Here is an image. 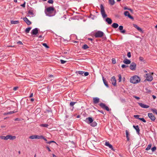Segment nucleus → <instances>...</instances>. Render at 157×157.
Here are the masks:
<instances>
[{
  "instance_id": "nucleus-50",
  "label": "nucleus",
  "mask_w": 157,
  "mask_h": 157,
  "mask_svg": "<svg viewBox=\"0 0 157 157\" xmlns=\"http://www.w3.org/2000/svg\"><path fill=\"white\" fill-rule=\"evenodd\" d=\"M48 2L49 3L52 4L53 2V0H49Z\"/></svg>"
},
{
  "instance_id": "nucleus-34",
  "label": "nucleus",
  "mask_w": 157,
  "mask_h": 157,
  "mask_svg": "<svg viewBox=\"0 0 157 157\" xmlns=\"http://www.w3.org/2000/svg\"><path fill=\"white\" fill-rule=\"evenodd\" d=\"M151 144H149L147 146V147L146 149V150H150L151 149Z\"/></svg>"
},
{
  "instance_id": "nucleus-14",
  "label": "nucleus",
  "mask_w": 157,
  "mask_h": 157,
  "mask_svg": "<svg viewBox=\"0 0 157 157\" xmlns=\"http://www.w3.org/2000/svg\"><path fill=\"white\" fill-rule=\"evenodd\" d=\"M76 103V102H71L70 104V109L71 111H72L74 109V105L75 103Z\"/></svg>"
},
{
  "instance_id": "nucleus-3",
  "label": "nucleus",
  "mask_w": 157,
  "mask_h": 157,
  "mask_svg": "<svg viewBox=\"0 0 157 157\" xmlns=\"http://www.w3.org/2000/svg\"><path fill=\"white\" fill-rule=\"evenodd\" d=\"M104 33L101 31H99L96 32L94 34L95 37H101L104 35Z\"/></svg>"
},
{
  "instance_id": "nucleus-52",
  "label": "nucleus",
  "mask_w": 157,
  "mask_h": 157,
  "mask_svg": "<svg viewBox=\"0 0 157 157\" xmlns=\"http://www.w3.org/2000/svg\"><path fill=\"white\" fill-rule=\"evenodd\" d=\"M78 73L79 74L82 75L83 74L84 72L82 71H80L78 72Z\"/></svg>"
},
{
  "instance_id": "nucleus-11",
  "label": "nucleus",
  "mask_w": 157,
  "mask_h": 157,
  "mask_svg": "<svg viewBox=\"0 0 157 157\" xmlns=\"http://www.w3.org/2000/svg\"><path fill=\"white\" fill-rule=\"evenodd\" d=\"M35 11L33 10H29L28 12V14L31 16L32 17H33L35 16Z\"/></svg>"
},
{
  "instance_id": "nucleus-8",
  "label": "nucleus",
  "mask_w": 157,
  "mask_h": 157,
  "mask_svg": "<svg viewBox=\"0 0 157 157\" xmlns=\"http://www.w3.org/2000/svg\"><path fill=\"white\" fill-rule=\"evenodd\" d=\"M136 64L132 62L130 65L129 68L132 70H135L136 69Z\"/></svg>"
},
{
  "instance_id": "nucleus-27",
  "label": "nucleus",
  "mask_w": 157,
  "mask_h": 157,
  "mask_svg": "<svg viewBox=\"0 0 157 157\" xmlns=\"http://www.w3.org/2000/svg\"><path fill=\"white\" fill-rule=\"evenodd\" d=\"M109 3L111 5H113L115 4V2L114 0H109Z\"/></svg>"
},
{
  "instance_id": "nucleus-19",
  "label": "nucleus",
  "mask_w": 157,
  "mask_h": 157,
  "mask_svg": "<svg viewBox=\"0 0 157 157\" xmlns=\"http://www.w3.org/2000/svg\"><path fill=\"white\" fill-rule=\"evenodd\" d=\"M105 21L109 24H111L112 22V20L110 18L107 17L105 19Z\"/></svg>"
},
{
  "instance_id": "nucleus-63",
  "label": "nucleus",
  "mask_w": 157,
  "mask_h": 157,
  "mask_svg": "<svg viewBox=\"0 0 157 157\" xmlns=\"http://www.w3.org/2000/svg\"><path fill=\"white\" fill-rule=\"evenodd\" d=\"M18 44H22V42L21 41H19L18 42Z\"/></svg>"
},
{
  "instance_id": "nucleus-24",
  "label": "nucleus",
  "mask_w": 157,
  "mask_h": 157,
  "mask_svg": "<svg viewBox=\"0 0 157 157\" xmlns=\"http://www.w3.org/2000/svg\"><path fill=\"white\" fill-rule=\"evenodd\" d=\"M102 79L103 82L105 85L107 86L108 87V84H107V82H106V80H105V79L103 77H102Z\"/></svg>"
},
{
  "instance_id": "nucleus-45",
  "label": "nucleus",
  "mask_w": 157,
  "mask_h": 157,
  "mask_svg": "<svg viewBox=\"0 0 157 157\" xmlns=\"http://www.w3.org/2000/svg\"><path fill=\"white\" fill-rule=\"evenodd\" d=\"M128 67V66L124 64H123L121 65V67L123 68H126Z\"/></svg>"
},
{
  "instance_id": "nucleus-9",
  "label": "nucleus",
  "mask_w": 157,
  "mask_h": 157,
  "mask_svg": "<svg viewBox=\"0 0 157 157\" xmlns=\"http://www.w3.org/2000/svg\"><path fill=\"white\" fill-rule=\"evenodd\" d=\"M38 32V29L37 28H35L32 30L31 33L33 35H36Z\"/></svg>"
},
{
  "instance_id": "nucleus-4",
  "label": "nucleus",
  "mask_w": 157,
  "mask_h": 157,
  "mask_svg": "<svg viewBox=\"0 0 157 157\" xmlns=\"http://www.w3.org/2000/svg\"><path fill=\"white\" fill-rule=\"evenodd\" d=\"M101 9V13L102 15V17L103 18H104L107 16V15L105 13V12L104 8V7L102 5L100 6Z\"/></svg>"
},
{
  "instance_id": "nucleus-22",
  "label": "nucleus",
  "mask_w": 157,
  "mask_h": 157,
  "mask_svg": "<svg viewBox=\"0 0 157 157\" xmlns=\"http://www.w3.org/2000/svg\"><path fill=\"white\" fill-rule=\"evenodd\" d=\"M133 25V26L136 29L139 31H140V32H142V29L141 28H140V27L138 26L137 25H136V24H134Z\"/></svg>"
},
{
  "instance_id": "nucleus-51",
  "label": "nucleus",
  "mask_w": 157,
  "mask_h": 157,
  "mask_svg": "<svg viewBox=\"0 0 157 157\" xmlns=\"http://www.w3.org/2000/svg\"><path fill=\"white\" fill-rule=\"evenodd\" d=\"M52 143H55V142L54 141H50L46 142V143L48 144H50Z\"/></svg>"
},
{
  "instance_id": "nucleus-15",
  "label": "nucleus",
  "mask_w": 157,
  "mask_h": 157,
  "mask_svg": "<svg viewBox=\"0 0 157 157\" xmlns=\"http://www.w3.org/2000/svg\"><path fill=\"white\" fill-rule=\"evenodd\" d=\"M111 83L113 86L116 85V81L114 77H113L111 78Z\"/></svg>"
},
{
  "instance_id": "nucleus-17",
  "label": "nucleus",
  "mask_w": 157,
  "mask_h": 157,
  "mask_svg": "<svg viewBox=\"0 0 157 157\" xmlns=\"http://www.w3.org/2000/svg\"><path fill=\"white\" fill-rule=\"evenodd\" d=\"M105 145L109 147L112 150L114 151V149L113 147L108 142H106L105 143Z\"/></svg>"
},
{
  "instance_id": "nucleus-39",
  "label": "nucleus",
  "mask_w": 157,
  "mask_h": 157,
  "mask_svg": "<svg viewBox=\"0 0 157 157\" xmlns=\"http://www.w3.org/2000/svg\"><path fill=\"white\" fill-rule=\"evenodd\" d=\"M118 77H119V79H118L119 82H121V75L120 74L118 75Z\"/></svg>"
},
{
  "instance_id": "nucleus-36",
  "label": "nucleus",
  "mask_w": 157,
  "mask_h": 157,
  "mask_svg": "<svg viewBox=\"0 0 157 157\" xmlns=\"http://www.w3.org/2000/svg\"><path fill=\"white\" fill-rule=\"evenodd\" d=\"M88 48H89L88 46L86 44H84L82 46V48L84 49H87Z\"/></svg>"
},
{
  "instance_id": "nucleus-6",
  "label": "nucleus",
  "mask_w": 157,
  "mask_h": 157,
  "mask_svg": "<svg viewBox=\"0 0 157 157\" xmlns=\"http://www.w3.org/2000/svg\"><path fill=\"white\" fill-rule=\"evenodd\" d=\"M15 136H12L11 135H8L6 136V140H13L16 139Z\"/></svg>"
},
{
  "instance_id": "nucleus-38",
  "label": "nucleus",
  "mask_w": 157,
  "mask_h": 157,
  "mask_svg": "<svg viewBox=\"0 0 157 157\" xmlns=\"http://www.w3.org/2000/svg\"><path fill=\"white\" fill-rule=\"evenodd\" d=\"M138 119L142 121L143 122H144V123L146 122V120L143 118H139Z\"/></svg>"
},
{
  "instance_id": "nucleus-2",
  "label": "nucleus",
  "mask_w": 157,
  "mask_h": 157,
  "mask_svg": "<svg viewBox=\"0 0 157 157\" xmlns=\"http://www.w3.org/2000/svg\"><path fill=\"white\" fill-rule=\"evenodd\" d=\"M54 9L53 7H49L46 9L45 12L47 16L51 17L52 16L49 15V14H47V12L48 13H52L54 11Z\"/></svg>"
},
{
  "instance_id": "nucleus-29",
  "label": "nucleus",
  "mask_w": 157,
  "mask_h": 157,
  "mask_svg": "<svg viewBox=\"0 0 157 157\" xmlns=\"http://www.w3.org/2000/svg\"><path fill=\"white\" fill-rule=\"evenodd\" d=\"M31 27H28V28H27L25 30V32H26V33H29V31H30V30H31Z\"/></svg>"
},
{
  "instance_id": "nucleus-55",
  "label": "nucleus",
  "mask_w": 157,
  "mask_h": 157,
  "mask_svg": "<svg viewBox=\"0 0 157 157\" xmlns=\"http://www.w3.org/2000/svg\"><path fill=\"white\" fill-rule=\"evenodd\" d=\"M139 60L140 61H143L144 60V58L143 57H141V56H140L139 57Z\"/></svg>"
},
{
  "instance_id": "nucleus-13",
  "label": "nucleus",
  "mask_w": 157,
  "mask_h": 157,
  "mask_svg": "<svg viewBox=\"0 0 157 157\" xmlns=\"http://www.w3.org/2000/svg\"><path fill=\"white\" fill-rule=\"evenodd\" d=\"M124 14L125 16H127L129 18L131 19H133V18L132 17L130 14L129 12L128 11H125L124 12Z\"/></svg>"
},
{
  "instance_id": "nucleus-28",
  "label": "nucleus",
  "mask_w": 157,
  "mask_h": 157,
  "mask_svg": "<svg viewBox=\"0 0 157 157\" xmlns=\"http://www.w3.org/2000/svg\"><path fill=\"white\" fill-rule=\"evenodd\" d=\"M17 112L16 111H10L8 112L5 113L6 115L11 114L14 113H15Z\"/></svg>"
},
{
  "instance_id": "nucleus-47",
  "label": "nucleus",
  "mask_w": 157,
  "mask_h": 157,
  "mask_svg": "<svg viewBox=\"0 0 157 157\" xmlns=\"http://www.w3.org/2000/svg\"><path fill=\"white\" fill-rule=\"evenodd\" d=\"M127 56L128 58H130L131 57V54L130 52H128L127 53Z\"/></svg>"
},
{
  "instance_id": "nucleus-30",
  "label": "nucleus",
  "mask_w": 157,
  "mask_h": 157,
  "mask_svg": "<svg viewBox=\"0 0 157 157\" xmlns=\"http://www.w3.org/2000/svg\"><path fill=\"white\" fill-rule=\"evenodd\" d=\"M151 111L153 112V113H155L157 115V110L155 109H151Z\"/></svg>"
},
{
  "instance_id": "nucleus-25",
  "label": "nucleus",
  "mask_w": 157,
  "mask_h": 157,
  "mask_svg": "<svg viewBox=\"0 0 157 157\" xmlns=\"http://www.w3.org/2000/svg\"><path fill=\"white\" fill-rule=\"evenodd\" d=\"M112 26L114 28H117L118 26V25L116 23H114L112 25Z\"/></svg>"
},
{
  "instance_id": "nucleus-1",
  "label": "nucleus",
  "mask_w": 157,
  "mask_h": 157,
  "mask_svg": "<svg viewBox=\"0 0 157 157\" xmlns=\"http://www.w3.org/2000/svg\"><path fill=\"white\" fill-rule=\"evenodd\" d=\"M140 79L137 75H135L131 77L130 78V82L133 84H136L140 82Z\"/></svg>"
},
{
  "instance_id": "nucleus-54",
  "label": "nucleus",
  "mask_w": 157,
  "mask_h": 157,
  "mask_svg": "<svg viewBox=\"0 0 157 157\" xmlns=\"http://www.w3.org/2000/svg\"><path fill=\"white\" fill-rule=\"evenodd\" d=\"M25 2H24V3L23 4H22L21 5V6H22L23 7H25Z\"/></svg>"
},
{
  "instance_id": "nucleus-57",
  "label": "nucleus",
  "mask_w": 157,
  "mask_h": 157,
  "mask_svg": "<svg viewBox=\"0 0 157 157\" xmlns=\"http://www.w3.org/2000/svg\"><path fill=\"white\" fill-rule=\"evenodd\" d=\"M46 147L49 151H51V150H50L49 147L48 146H46Z\"/></svg>"
},
{
  "instance_id": "nucleus-44",
  "label": "nucleus",
  "mask_w": 157,
  "mask_h": 157,
  "mask_svg": "<svg viewBox=\"0 0 157 157\" xmlns=\"http://www.w3.org/2000/svg\"><path fill=\"white\" fill-rule=\"evenodd\" d=\"M43 45L45 47H46V48H49V47L47 45V44H46V43H43Z\"/></svg>"
},
{
  "instance_id": "nucleus-64",
  "label": "nucleus",
  "mask_w": 157,
  "mask_h": 157,
  "mask_svg": "<svg viewBox=\"0 0 157 157\" xmlns=\"http://www.w3.org/2000/svg\"><path fill=\"white\" fill-rule=\"evenodd\" d=\"M53 77V75H51L49 76V78H52Z\"/></svg>"
},
{
  "instance_id": "nucleus-26",
  "label": "nucleus",
  "mask_w": 157,
  "mask_h": 157,
  "mask_svg": "<svg viewBox=\"0 0 157 157\" xmlns=\"http://www.w3.org/2000/svg\"><path fill=\"white\" fill-rule=\"evenodd\" d=\"M19 21H11V23L12 24H17L19 23Z\"/></svg>"
},
{
  "instance_id": "nucleus-43",
  "label": "nucleus",
  "mask_w": 157,
  "mask_h": 157,
  "mask_svg": "<svg viewBox=\"0 0 157 157\" xmlns=\"http://www.w3.org/2000/svg\"><path fill=\"white\" fill-rule=\"evenodd\" d=\"M60 61L61 63L62 64H64L66 62V61L64 60H62V59H60Z\"/></svg>"
},
{
  "instance_id": "nucleus-62",
  "label": "nucleus",
  "mask_w": 157,
  "mask_h": 157,
  "mask_svg": "<svg viewBox=\"0 0 157 157\" xmlns=\"http://www.w3.org/2000/svg\"><path fill=\"white\" fill-rule=\"evenodd\" d=\"M134 97L137 99H140V98L139 97L137 96H134Z\"/></svg>"
},
{
  "instance_id": "nucleus-21",
  "label": "nucleus",
  "mask_w": 157,
  "mask_h": 157,
  "mask_svg": "<svg viewBox=\"0 0 157 157\" xmlns=\"http://www.w3.org/2000/svg\"><path fill=\"white\" fill-rule=\"evenodd\" d=\"M123 62L125 64H128L130 63L131 61L130 60L126 59L124 60Z\"/></svg>"
},
{
  "instance_id": "nucleus-20",
  "label": "nucleus",
  "mask_w": 157,
  "mask_h": 157,
  "mask_svg": "<svg viewBox=\"0 0 157 157\" xmlns=\"http://www.w3.org/2000/svg\"><path fill=\"white\" fill-rule=\"evenodd\" d=\"M133 127L135 128V129L136 130V131L137 132L138 134H139L140 133V129L139 127V126L138 125L137 126H135L133 125Z\"/></svg>"
},
{
  "instance_id": "nucleus-31",
  "label": "nucleus",
  "mask_w": 157,
  "mask_h": 157,
  "mask_svg": "<svg viewBox=\"0 0 157 157\" xmlns=\"http://www.w3.org/2000/svg\"><path fill=\"white\" fill-rule=\"evenodd\" d=\"M40 126L41 127L47 128L48 126V125L47 124H41Z\"/></svg>"
},
{
  "instance_id": "nucleus-35",
  "label": "nucleus",
  "mask_w": 157,
  "mask_h": 157,
  "mask_svg": "<svg viewBox=\"0 0 157 157\" xmlns=\"http://www.w3.org/2000/svg\"><path fill=\"white\" fill-rule=\"evenodd\" d=\"M43 136L42 135L39 136L36 135V139H42Z\"/></svg>"
},
{
  "instance_id": "nucleus-16",
  "label": "nucleus",
  "mask_w": 157,
  "mask_h": 157,
  "mask_svg": "<svg viewBox=\"0 0 157 157\" xmlns=\"http://www.w3.org/2000/svg\"><path fill=\"white\" fill-rule=\"evenodd\" d=\"M23 20L28 25H29L31 24V22L27 17H25L24 18Z\"/></svg>"
},
{
  "instance_id": "nucleus-59",
  "label": "nucleus",
  "mask_w": 157,
  "mask_h": 157,
  "mask_svg": "<svg viewBox=\"0 0 157 157\" xmlns=\"http://www.w3.org/2000/svg\"><path fill=\"white\" fill-rule=\"evenodd\" d=\"M42 139L44 140L45 141H46V142H47V139H46L45 138H44L43 136V137Z\"/></svg>"
},
{
  "instance_id": "nucleus-56",
  "label": "nucleus",
  "mask_w": 157,
  "mask_h": 157,
  "mask_svg": "<svg viewBox=\"0 0 157 157\" xmlns=\"http://www.w3.org/2000/svg\"><path fill=\"white\" fill-rule=\"evenodd\" d=\"M84 75L85 76H87L89 75V73L88 72H86L84 73Z\"/></svg>"
},
{
  "instance_id": "nucleus-49",
  "label": "nucleus",
  "mask_w": 157,
  "mask_h": 157,
  "mask_svg": "<svg viewBox=\"0 0 157 157\" xmlns=\"http://www.w3.org/2000/svg\"><path fill=\"white\" fill-rule=\"evenodd\" d=\"M139 116H140V115H134V117L135 118H137V119H138V118H139Z\"/></svg>"
},
{
  "instance_id": "nucleus-40",
  "label": "nucleus",
  "mask_w": 157,
  "mask_h": 157,
  "mask_svg": "<svg viewBox=\"0 0 157 157\" xmlns=\"http://www.w3.org/2000/svg\"><path fill=\"white\" fill-rule=\"evenodd\" d=\"M71 143L72 144V145L71 146V147H75V145L74 142L73 141H71Z\"/></svg>"
},
{
  "instance_id": "nucleus-18",
  "label": "nucleus",
  "mask_w": 157,
  "mask_h": 157,
  "mask_svg": "<svg viewBox=\"0 0 157 157\" xmlns=\"http://www.w3.org/2000/svg\"><path fill=\"white\" fill-rule=\"evenodd\" d=\"M93 102L94 104L98 103L99 101V99L98 98H93Z\"/></svg>"
},
{
  "instance_id": "nucleus-60",
  "label": "nucleus",
  "mask_w": 157,
  "mask_h": 157,
  "mask_svg": "<svg viewBox=\"0 0 157 157\" xmlns=\"http://www.w3.org/2000/svg\"><path fill=\"white\" fill-rule=\"evenodd\" d=\"M121 32L122 33H124L125 32V31L124 30H122L121 31Z\"/></svg>"
},
{
  "instance_id": "nucleus-37",
  "label": "nucleus",
  "mask_w": 157,
  "mask_h": 157,
  "mask_svg": "<svg viewBox=\"0 0 157 157\" xmlns=\"http://www.w3.org/2000/svg\"><path fill=\"white\" fill-rule=\"evenodd\" d=\"M145 90L146 91V92L147 93H150L151 92V90L147 88H145Z\"/></svg>"
},
{
  "instance_id": "nucleus-33",
  "label": "nucleus",
  "mask_w": 157,
  "mask_h": 157,
  "mask_svg": "<svg viewBox=\"0 0 157 157\" xmlns=\"http://www.w3.org/2000/svg\"><path fill=\"white\" fill-rule=\"evenodd\" d=\"M0 139L5 140H6V136H0Z\"/></svg>"
},
{
  "instance_id": "nucleus-32",
  "label": "nucleus",
  "mask_w": 157,
  "mask_h": 157,
  "mask_svg": "<svg viewBox=\"0 0 157 157\" xmlns=\"http://www.w3.org/2000/svg\"><path fill=\"white\" fill-rule=\"evenodd\" d=\"M29 138L31 139H36V135L31 136Z\"/></svg>"
},
{
  "instance_id": "nucleus-41",
  "label": "nucleus",
  "mask_w": 157,
  "mask_h": 157,
  "mask_svg": "<svg viewBox=\"0 0 157 157\" xmlns=\"http://www.w3.org/2000/svg\"><path fill=\"white\" fill-rule=\"evenodd\" d=\"M156 147L155 146L151 148V150L152 152H154L156 150Z\"/></svg>"
},
{
  "instance_id": "nucleus-58",
  "label": "nucleus",
  "mask_w": 157,
  "mask_h": 157,
  "mask_svg": "<svg viewBox=\"0 0 157 157\" xmlns=\"http://www.w3.org/2000/svg\"><path fill=\"white\" fill-rule=\"evenodd\" d=\"M18 88V87H15L13 88V89L15 91V90H17Z\"/></svg>"
},
{
  "instance_id": "nucleus-53",
  "label": "nucleus",
  "mask_w": 157,
  "mask_h": 157,
  "mask_svg": "<svg viewBox=\"0 0 157 157\" xmlns=\"http://www.w3.org/2000/svg\"><path fill=\"white\" fill-rule=\"evenodd\" d=\"M112 63L113 64H115L116 63V60H115V59H112Z\"/></svg>"
},
{
  "instance_id": "nucleus-5",
  "label": "nucleus",
  "mask_w": 157,
  "mask_h": 157,
  "mask_svg": "<svg viewBox=\"0 0 157 157\" xmlns=\"http://www.w3.org/2000/svg\"><path fill=\"white\" fill-rule=\"evenodd\" d=\"M145 77L146 78L145 80V81L147 80L149 81H151L153 80L152 77L149 74H146Z\"/></svg>"
},
{
  "instance_id": "nucleus-42",
  "label": "nucleus",
  "mask_w": 157,
  "mask_h": 157,
  "mask_svg": "<svg viewBox=\"0 0 157 157\" xmlns=\"http://www.w3.org/2000/svg\"><path fill=\"white\" fill-rule=\"evenodd\" d=\"M97 125V123L95 122H94L91 125L92 126L94 127Z\"/></svg>"
},
{
  "instance_id": "nucleus-48",
  "label": "nucleus",
  "mask_w": 157,
  "mask_h": 157,
  "mask_svg": "<svg viewBox=\"0 0 157 157\" xmlns=\"http://www.w3.org/2000/svg\"><path fill=\"white\" fill-rule=\"evenodd\" d=\"M123 26H120L119 27V30L121 31L123 30Z\"/></svg>"
},
{
  "instance_id": "nucleus-46",
  "label": "nucleus",
  "mask_w": 157,
  "mask_h": 157,
  "mask_svg": "<svg viewBox=\"0 0 157 157\" xmlns=\"http://www.w3.org/2000/svg\"><path fill=\"white\" fill-rule=\"evenodd\" d=\"M125 132H126V137H128V134H129L127 130H126L125 131Z\"/></svg>"
},
{
  "instance_id": "nucleus-12",
  "label": "nucleus",
  "mask_w": 157,
  "mask_h": 157,
  "mask_svg": "<svg viewBox=\"0 0 157 157\" xmlns=\"http://www.w3.org/2000/svg\"><path fill=\"white\" fill-rule=\"evenodd\" d=\"M138 104L140 106L143 108H149V105L144 104L142 103H139Z\"/></svg>"
},
{
  "instance_id": "nucleus-23",
  "label": "nucleus",
  "mask_w": 157,
  "mask_h": 157,
  "mask_svg": "<svg viewBox=\"0 0 157 157\" xmlns=\"http://www.w3.org/2000/svg\"><path fill=\"white\" fill-rule=\"evenodd\" d=\"M86 120H88V121H87V122L89 124L93 122V119L91 117H88L86 118Z\"/></svg>"
},
{
  "instance_id": "nucleus-10",
  "label": "nucleus",
  "mask_w": 157,
  "mask_h": 157,
  "mask_svg": "<svg viewBox=\"0 0 157 157\" xmlns=\"http://www.w3.org/2000/svg\"><path fill=\"white\" fill-rule=\"evenodd\" d=\"M148 116L150 119L152 121H154L155 119V117L153 114L151 113H148Z\"/></svg>"
},
{
  "instance_id": "nucleus-61",
  "label": "nucleus",
  "mask_w": 157,
  "mask_h": 157,
  "mask_svg": "<svg viewBox=\"0 0 157 157\" xmlns=\"http://www.w3.org/2000/svg\"><path fill=\"white\" fill-rule=\"evenodd\" d=\"M33 93L31 94H30V95L29 96V97L30 98L32 97L33 96Z\"/></svg>"
},
{
  "instance_id": "nucleus-7",
  "label": "nucleus",
  "mask_w": 157,
  "mask_h": 157,
  "mask_svg": "<svg viewBox=\"0 0 157 157\" xmlns=\"http://www.w3.org/2000/svg\"><path fill=\"white\" fill-rule=\"evenodd\" d=\"M100 106L103 109H105L107 111H109V107L106 106V105L103 103H101L100 104Z\"/></svg>"
}]
</instances>
